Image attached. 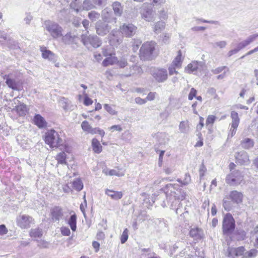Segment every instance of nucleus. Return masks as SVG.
Here are the masks:
<instances>
[{"label":"nucleus","mask_w":258,"mask_h":258,"mask_svg":"<svg viewBox=\"0 0 258 258\" xmlns=\"http://www.w3.org/2000/svg\"><path fill=\"white\" fill-rule=\"evenodd\" d=\"M164 191L166 195L167 199L171 204V207L178 213V208L181 201L185 198V193L180 188L177 184H168L164 188Z\"/></svg>","instance_id":"f257e3e1"},{"label":"nucleus","mask_w":258,"mask_h":258,"mask_svg":"<svg viewBox=\"0 0 258 258\" xmlns=\"http://www.w3.org/2000/svg\"><path fill=\"white\" fill-rule=\"evenodd\" d=\"M45 143L50 148H58L63 145V140L60 135L54 130L48 131L44 136Z\"/></svg>","instance_id":"f03ea898"},{"label":"nucleus","mask_w":258,"mask_h":258,"mask_svg":"<svg viewBox=\"0 0 258 258\" xmlns=\"http://www.w3.org/2000/svg\"><path fill=\"white\" fill-rule=\"evenodd\" d=\"M156 43L154 42H146L141 46L140 50V57L146 60L153 58L155 51Z\"/></svg>","instance_id":"7ed1b4c3"},{"label":"nucleus","mask_w":258,"mask_h":258,"mask_svg":"<svg viewBox=\"0 0 258 258\" xmlns=\"http://www.w3.org/2000/svg\"><path fill=\"white\" fill-rule=\"evenodd\" d=\"M45 29L53 38L62 36V28L57 23L47 21L45 22Z\"/></svg>","instance_id":"20e7f679"},{"label":"nucleus","mask_w":258,"mask_h":258,"mask_svg":"<svg viewBox=\"0 0 258 258\" xmlns=\"http://www.w3.org/2000/svg\"><path fill=\"white\" fill-rule=\"evenodd\" d=\"M258 38V33L252 34L249 35L247 38L241 42L239 43L237 46V47L230 50L228 52V56L229 57L232 56L234 54H236L240 50L243 49L247 45H249L252 42L255 41Z\"/></svg>","instance_id":"39448f33"},{"label":"nucleus","mask_w":258,"mask_h":258,"mask_svg":"<svg viewBox=\"0 0 258 258\" xmlns=\"http://www.w3.org/2000/svg\"><path fill=\"white\" fill-rule=\"evenodd\" d=\"M243 180V176L238 170H235L229 174L226 178V182L230 185H237Z\"/></svg>","instance_id":"423d86ee"},{"label":"nucleus","mask_w":258,"mask_h":258,"mask_svg":"<svg viewBox=\"0 0 258 258\" xmlns=\"http://www.w3.org/2000/svg\"><path fill=\"white\" fill-rule=\"evenodd\" d=\"M235 228V222L233 218L230 214H227L223 221V231L224 234L231 233Z\"/></svg>","instance_id":"0eeeda50"},{"label":"nucleus","mask_w":258,"mask_h":258,"mask_svg":"<svg viewBox=\"0 0 258 258\" xmlns=\"http://www.w3.org/2000/svg\"><path fill=\"white\" fill-rule=\"evenodd\" d=\"M148 4L144 3L141 12L142 19L148 22H151L155 19L156 13L152 8L148 7Z\"/></svg>","instance_id":"6e6552de"},{"label":"nucleus","mask_w":258,"mask_h":258,"mask_svg":"<svg viewBox=\"0 0 258 258\" xmlns=\"http://www.w3.org/2000/svg\"><path fill=\"white\" fill-rule=\"evenodd\" d=\"M3 79L6 80V83L9 88L14 90H18L19 81L16 72L6 75L3 76Z\"/></svg>","instance_id":"1a4fd4ad"},{"label":"nucleus","mask_w":258,"mask_h":258,"mask_svg":"<svg viewBox=\"0 0 258 258\" xmlns=\"http://www.w3.org/2000/svg\"><path fill=\"white\" fill-rule=\"evenodd\" d=\"M13 102L16 105L14 106L12 111L16 112L20 116L26 115L29 110V108L27 105L23 103H21L16 98H14L13 100Z\"/></svg>","instance_id":"9d476101"},{"label":"nucleus","mask_w":258,"mask_h":258,"mask_svg":"<svg viewBox=\"0 0 258 258\" xmlns=\"http://www.w3.org/2000/svg\"><path fill=\"white\" fill-rule=\"evenodd\" d=\"M203 67L202 62L196 60L192 61L184 68V72L187 74H197L198 72L201 70Z\"/></svg>","instance_id":"9b49d317"},{"label":"nucleus","mask_w":258,"mask_h":258,"mask_svg":"<svg viewBox=\"0 0 258 258\" xmlns=\"http://www.w3.org/2000/svg\"><path fill=\"white\" fill-rule=\"evenodd\" d=\"M121 34L125 37H132L135 34L137 27L132 24H123L119 28Z\"/></svg>","instance_id":"f8f14e48"},{"label":"nucleus","mask_w":258,"mask_h":258,"mask_svg":"<svg viewBox=\"0 0 258 258\" xmlns=\"http://www.w3.org/2000/svg\"><path fill=\"white\" fill-rule=\"evenodd\" d=\"M63 151L57 154L55 157V159L57 161L58 164H67L66 160L68 158L67 153H71V149L68 146L65 145L63 148Z\"/></svg>","instance_id":"ddd939ff"},{"label":"nucleus","mask_w":258,"mask_h":258,"mask_svg":"<svg viewBox=\"0 0 258 258\" xmlns=\"http://www.w3.org/2000/svg\"><path fill=\"white\" fill-rule=\"evenodd\" d=\"M231 117L232 118V122L231 123V128L230 130V134L231 137H233L236 133L237 128L238 126L240 119L238 117V114L235 111L231 112Z\"/></svg>","instance_id":"4468645a"},{"label":"nucleus","mask_w":258,"mask_h":258,"mask_svg":"<svg viewBox=\"0 0 258 258\" xmlns=\"http://www.w3.org/2000/svg\"><path fill=\"white\" fill-rule=\"evenodd\" d=\"M32 221V218L26 215H20L17 218V225L22 228H29Z\"/></svg>","instance_id":"2eb2a0df"},{"label":"nucleus","mask_w":258,"mask_h":258,"mask_svg":"<svg viewBox=\"0 0 258 258\" xmlns=\"http://www.w3.org/2000/svg\"><path fill=\"white\" fill-rule=\"evenodd\" d=\"M82 41L85 45H87L90 43L94 47H98L101 45V42L98 37L94 36H87L84 34L82 35Z\"/></svg>","instance_id":"dca6fc26"},{"label":"nucleus","mask_w":258,"mask_h":258,"mask_svg":"<svg viewBox=\"0 0 258 258\" xmlns=\"http://www.w3.org/2000/svg\"><path fill=\"white\" fill-rule=\"evenodd\" d=\"M152 76L158 82H163L168 78L167 71L165 69L156 70L153 73Z\"/></svg>","instance_id":"f3484780"},{"label":"nucleus","mask_w":258,"mask_h":258,"mask_svg":"<svg viewBox=\"0 0 258 258\" xmlns=\"http://www.w3.org/2000/svg\"><path fill=\"white\" fill-rule=\"evenodd\" d=\"M228 257L230 258H237L239 256H243L245 251V248L243 246H240L237 248L231 247L229 248Z\"/></svg>","instance_id":"a211bd4d"},{"label":"nucleus","mask_w":258,"mask_h":258,"mask_svg":"<svg viewBox=\"0 0 258 258\" xmlns=\"http://www.w3.org/2000/svg\"><path fill=\"white\" fill-rule=\"evenodd\" d=\"M236 162L240 165H247L250 163L248 154L245 151H241L236 155Z\"/></svg>","instance_id":"6ab92c4d"},{"label":"nucleus","mask_w":258,"mask_h":258,"mask_svg":"<svg viewBox=\"0 0 258 258\" xmlns=\"http://www.w3.org/2000/svg\"><path fill=\"white\" fill-rule=\"evenodd\" d=\"M189 235L194 240H199L202 239L204 236V234L203 230L196 226L191 228L189 231Z\"/></svg>","instance_id":"aec40b11"},{"label":"nucleus","mask_w":258,"mask_h":258,"mask_svg":"<svg viewBox=\"0 0 258 258\" xmlns=\"http://www.w3.org/2000/svg\"><path fill=\"white\" fill-rule=\"evenodd\" d=\"M110 27L108 24L101 22H98L96 25V32L98 35H104L106 34L110 29Z\"/></svg>","instance_id":"412c9836"},{"label":"nucleus","mask_w":258,"mask_h":258,"mask_svg":"<svg viewBox=\"0 0 258 258\" xmlns=\"http://www.w3.org/2000/svg\"><path fill=\"white\" fill-rule=\"evenodd\" d=\"M102 172L107 176L115 175L118 177H122L124 175L125 170L123 169H109L107 168H104L103 169Z\"/></svg>","instance_id":"4be33fe9"},{"label":"nucleus","mask_w":258,"mask_h":258,"mask_svg":"<svg viewBox=\"0 0 258 258\" xmlns=\"http://www.w3.org/2000/svg\"><path fill=\"white\" fill-rule=\"evenodd\" d=\"M184 58V52L179 50L177 51L176 56L174 57L171 63L173 66L180 69L182 67V64Z\"/></svg>","instance_id":"5701e85b"},{"label":"nucleus","mask_w":258,"mask_h":258,"mask_svg":"<svg viewBox=\"0 0 258 258\" xmlns=\"http://www.w3.org/2000/svg\"><path fill=\"white\" fill-rule=\"evenodd\" d=\"M40 51L43 58L47 59L49 60H54L55 59V55L52 52L47 49L46 47H40Z\"/></svg>","instance_id":"b1692460"},{"label":"nucleus","mask_w":258,"mask_h":258,"mask_svg":"<svg viewBox=\"0 0 258 258\" xmlns=\"http://www.w3.org/2000/svg\"><path fill=\"white\" fill-rule=\"evenodd\" d=\"M33 122L40 128H44L47 126V122L45 119L40 114H36L34 116Z\"/></svg>","instance_id":"393cba45"},{"label":"nucleus","mask_w":258,"mask_h":258,"mask_svg":"<svg viewBox=\"0 0 258 258\" xmlns=\"http://www.w3.org/2000/svg\"><path fill=\"white\" fill-rule=\"evenodd\" d=\"M59 104L66 111L72 110L74 108V106L72 105L71 101L69 99L63 97L59 99Z\"/></svg>","instance_id":"a878e982"},{"label":"nucleus","mask_w":258,"mask_h":258,"mask_svg":"<svg viewBox=\"0 0 258 258\" xmlns=\"http://www.w3.org/2000/svg\"><path fill=\"white\" fill-rule=\"evenodd\" d=\"M230 198L231 200L236 203H240L242 201L243 195L241 192L236 190L231 191L229 195Z\"/></svg>","instance_id":"bb28decb"},{"label":"nucleus","mask_w":258,"mask_h":258,"mask_svg":"<svg viewBox=\"0 0 258 258\" xmlns=\"http://www.w3.org/2000/svg\"><path fill=\"white\" fill-rule=\"evenodd\" d=\"M105 193L106 195L110 197L112 199L117 200L120 199L123 196L121 191H114L109 189L105 190Z\"/></svg>","instance_id":"cd10ccee"},{"label":"nucleus","mask_w":258,"mask_h":258,"mask_svg":"<svg viewBox=\"0 0 258 258\" xmlns=\"http://www.w3.org/2000/svg\"><path fill=\"white\" fill-rule=\"evenodd\" d=\"M67 224L70 226L71 230L75 232L77 229V216L75 214H72L67 221Z\"/></svg>","instance_id":"c85d7f7f"},{"label":"nucleus","mask_w":258,"mask_h":258,"mask_svg":"<svg viewBox=\"0 0 258 258\" xmlns=\"http://www.w3.org/2000/svg\"><path fill=\"white\" fill-rule=\"evenodd\" d=\"M92 147L93 151L97 154L101 152L102 147L99 141L96 138H94L92 140Z\"/></svg>","instance_id":"c756f323"},{"label":"nucleus","mask_w":258,"mask_h":258,"mask_svg":"<svg viewBox=\"0 0 258 258\" xmlns=\"http://www.w3.org/2000/svg\"><path fill=\"white\" fill-rule=\"evenodd\" d=\"M82 0H73L70 4L71 8L76 12L82 11Z\"/></svg>","instance_id":"7c9ffc66"},{"label":"nucleus","mask_w":258,"mask_h":258,"mask_svg":"<svg viewBox=\"0 0 258 258\" xmlns=\"http://www.w3.org/2000/svg\"><path fill=\"white\" fill-rule=\"evenodd\" d=\"M143 73L142 68L138 65H134L130 68V72L126 76H140Z\"/></svg>","instance_id":"2f4dec72"},{"label":"nucleus","mask_w":258,"mask_h":258,"mask_svg":"<svg viewBox=\"0 0 258 258\" xmlns=\"http://www.w3.org/2000/svg\"><path fill=\"white\" fill-rule=\"evenodd\" d=\"M51 215L53 219L59 220L63 215L62 209L59 207L54 208L52 210Z\"/></svg>","instance_id":"473e14b6"},{"label":"nucleus","mask_w":258,"mask_h":258,"mask_svg":"<svg viewBox=\"0 0 258 258\" xmlns=\"http://www.w3.org/2000/svg\"><path fill=\"white\" fill-rule=\"evenodd\" d=\"M81 128L83 131L87 134H90L93 135L94 128L89 124L88 121L85 120L81 123Z\"/></svg>","instance_id":"72a5a7b5"},{"label":"nucleus","mask_w":258,"mask_h":258,"mask_svg":"<svg viewBox=\"0 0 258 258\" xmlns=\"http://www.w3.org/2000/svg\"><path fill=\"white\" fill-rule=\"evenodd\" d=\"M190 126L188 120L182 121L179 124V130L182 133H187L189 131Z\"/></svg>","instance_id":"f704fd0d"},{"label":"nucleus","mask_w":258,"mask_h":258,"mask_svg":"<svg viewBox=\"0 0 258 258\" xmlns=\"http://www.w3.org/2000/svg\"><path fill=\"white\" fill-rule=\"evenodd\" d=\"M241 145L242 148L249 149L253 147L254 142L249 138H245L241 142Z\"/></svg>","instance_id":"c9c22d12"},{"label":"nucleus","mask_w":258,"mask_h":258,"mask_svg":"<svg viewBox=\"0 0 258 258\" xmlns=\"http://www.w3.org/2000/svg\"><path fill=\"white\" fill-rule=\"evenodd\" d=\"M165 27V23L162 21H159L155 23L154 26V31L156 33L161 32Z\"/></svg>","instance_id":"e433bc0d"},{"label":"nucleus","mask_w":258,"mask_h":258,"mask_svg":"<svg viewBox=\"0 0 258 258\" xmlns=\"http://www.w3.org/2000/svg\"><path fill=\"white\" fill-rule=\"evenodd\" d=\"M117 62V57L115 56H110L105 59L102 62V65L104 67H107L109 65H112Z\"/></svg>","instance_id":"4c0bfd02"},{"label":"nucleus","mask_w":258,"mask_h":258,"mask_svg":"<svg viewBox=\"0 0 258 258\" xmlns=\"http://www.w3.org/2000/svg\"><path fill=\"white\" fill-rule=\"evenodd\" d=\"M73 187L77 191L81 190L83 188V184L80 179L77 178L73 183Z\"/></svg>","instance_id":"58836bf2"},{"label":"nucleus","mask_w":258,"mask_h":258,"mask_svg":"<svg viewBox=\"0 0 258 258\" xmlns=\"http://www.w3.org/2000/svg\"><path fill=\"white\" fill-rule=\"evenodd\" d=\"M112 7L115 14L117 16H120L122 12V8L120 4L115 2L113 4Z\"/></svg>","instance_id":"ea45409f"},{"label":"nucleus","mask_w":258,"mask_h":258,"mask_svg":"<svg viewBox=\"0 0 258 258\" xmlns=\"http://www.w3.org/2000/svg\"><path fill=\"white\" fill-rule=\"evenodd\" d=\"M115 32L117 33L116 31H112L109 40L110 44L112 46H116L120 43V39L115 36L114 34Z\"/></svg>","instance_id":"a19ab883"},{"label":"nucleus","mask_w":258,"mask_h":258,"mask_svg":"<svg viewBox=\"0 0 258 258\" xmlns=\"http://www.w3.org/2000/svg\"><path fill=\"white\" fill-rule=\"evenodd\" d=\"M258 251L255 249H251L250 250L244 252L241 258H253L257 255Z\"/></svg>","instance_id":"79ce46f5"},{"label":"nucleus","mask_w":258,"mask_h":258,"mask_svg":"<svg viewBox=\"0 0 258 258\" xmlns=\"http://www.w3.org/2000/svg\"><path fill=\"white\" fill-rule=\"evenodd\" d=\"M158 16L160 19L167 20L168 18L167 10L162 8L158 12Z\"/></svg>","instance_id":"37998d69"},{"label":"nucleus","mask_w":258,"mask_h":258,"mask_svg":"<svg viewBox=\"0 0 258 258\" xmlns=\"http://www.w3.org/2000/svg\"><path fill=\"white\" fill-rule=\"evenodd\" d=\"M141 195L144 198V202L148 204L149 206H152L155 202V199L153 198L150 199L149 196L146 192H143Z\"/></svg>","instance_id":"c03bdc74"},{"label":"nucleus","mask_w":258,"mask_h":258,"mask_svg":"<svg viewBox=\"0 0 258 258\" xmlns=\"http://www.w3.org/2000/svg\"><path fill=\"white\" fill-rule=\"evenodd\" d=\"M104 108L106 111L111 115H116L118 113V112L115 109L113 106L108 104H105L104 105Z\"/></svg>","instance_id":"a18cd8bd"},{"label":"nucleus","mask_w":258,"mask_h":258,"mask_svg":"<svg viewBox=\"0 0 258 258\" xmlns=\"http://www.w3.org/2000/svg\"><path fill=\"white\" fill-rule=\"evenodd\" d=\"M30 235L31 237H40L42 235V231L39 229H31L30 232Z\"/></svg>","instance_id":"49530a36"},{"label":"nucleus","mask_w":258,"mask_h":258,"mask_svg":"<svg viewBox=\"0 0 258 258\" xmlns=\"http://www.w3.org/2000/svg\"><path fill=\"white\" fill-rule=\"evenodd\" d=\"M94 8V6L91 4L89 0H85L83 3L82 11L86 10L88 11Z\"/></svg>","instance_id":"de8ad7c7"},{"label":"nucleus","mask_w":258,"mask_h":258,"mask_svg":"<svg viewBox=\"0 0 258 258\" xmlns=\"http://www.w3.org/2000/svg\"><path fill=\"white\" fill-rule=\"evenodd\" d=\"M111 14V12H108L107 9H105L102 11V18L103 20L105 22H110V16Z\"/></svg>","instance_id":"09e8293b"},{"label":"nucleus","mask_w":258,"mask_h":258,"mask_svg":"<svg viewBox=\"0 0 258 258\" xmlns=\"http://www.w3.org/2000/svg\"><path fill=\"white\" fill-rule=\"evenodd\" d=\"M223 71V72L226 71L227 72H228L229 69L226 66H222V67H218V68L212 70V72L214 74H218L220 73H222Z\"/></svg>","instance_id":"8fccbe9b"},{"label":"nucleus","mask_w":258,"mask_h":258,"mask_svg":"<svg viewBox=\"0 0 258 258\" xmlns=\"http://www.w3.org/2000/svg\"><path fill=\"white\" fill-rule=\"evenodd\" d=\"M128 230H127V228H125L121 235V237H120V241H121V243H124L128 239Z\"/></svg>","instance_id":"3c124183"},{"label":"nucleus","mask_w":258,"mask_h":258,"mask_svg":"<svg viewBox=\"0 0 258 258\" xmlns=\"http://www.w3.org/2000/svg\"><path fill=\"white\" fill-rule=\"evenodd\" d=\"M151 5L153 6H162L165 4L166 0H150Z\"/></svg>","instance_id":"603ef678"},{"label":"nucleus","mask_w":258,"mask_h":258,"mask_svg":"<svg viewBox=\"0 0 258 258\" xmlns=\"http://www.w3.org/2000/svg\"><path fill=\"white\" fill-rule=\"evenodd\" d=\"M100 17V14L95 11H91L88 14L89 18L92 21H96Z\"/></svg>","instance_id":"864d4df0"},{"label":"nucleus","mask_w":258,"mask_h":258,"mask_svg":"<svg viewBox=\"0 0 258 258\" xmlns=\"http://www.w3.org/2000/svg\"><path fill=\"white\" fill-rule=\"evenodd\" d=\"M83 94L84 96V104L86 106L91 105L93 103V100L88 97L85 91L83 92Z\"/></svg>","instance_id":"5fc2aeb1"},{"label":"nucleus","mask_w":258,"mask_h":258,"mask_svg":"<svg viewBox=\"0 0 258 258\" xmlns=\"http://www.w3.org/2000/svg\"><path fill=\"white\" fill-rule=\"evenodd\" d=\"M60 232L63 236H69L71 234V231L70 229L66 226H62L60 228Z\"/></svg>","instance_id":"6e6d98bb"},{"label":"nucleus","mask_w":258,"mask_h":258,"mask_svg":"<svg viewBox=\"0 0 258 258\" xmlns=\"http://www.w3.org/2000/svg\"><path fill=\"white\" fill-rule=\"evenodd\" d=\"M197 91L194 88H192L188 95V99L189 100H192L194 97H196Z\"/></svg>","instance_id":"4d7b16f0"},{"label":"nucleus","mask_w":258,"mask_h":258,"mask_svg":"<svg viewBox=\"0 0 258 258\" xmlns=\"http://www.w3.org/2000/svg\"><path fill=\"white\" fill-rule=\"evenodd\" d=\"M227 45V42L225 41H220L215 42L214 44V46L215 47H219L220 48H224Z\"/></svg>","instance_id":"13d9d810"},{"label":"nucleus","mask_w":258,"mask_h":258,"mask_svg":"<svg viewBox=\"0 0 258 258\" xmlns=\"http://www.w3.org/2000/svg\"><path fill=\"white\" fill-rule=\"evenodd\" d=\"M176 69H178L177 67L173 66L172 64H170L168 67L169 75H173V74H177L178 72L176 70Z\"/></svg>","instance_id":"bf43d9fd"},{"label":"nucleus","mask_w":258,"mask_h":258,"mask_svg":"<svg viewBox=\"0 0 258 258\" xmlns=\"http://www.w3.org/2000/svg\"><path fill=\"white\" fill-rule=\"evenodd\" d=\"M206 171H207V169H206V167L203 164H202L201 166L200 170H199V174H200V177L201 179L205 175V174L206 172Z\"/></svg>","instance_id":"052dcab7"},{"label":"nucleus","mask_w":258,"mask_h":258,"mask_svg":"<svg viewBox=\"0 0 258 258\" xmlns=\"http://www.w3.org/2000/svg\"><path fill=\"white\" fill-rule=\"evenodd\" d=\"M237 239L238 240H243L245 237L246 233L244 231H239L237 233Z\"/></svg>","instance_id":"680f3d73"},{"label":"nucleus","mask_w":258,"mask_h":258,"mask_svg":"<svg viewBox=\"0 0 258 258\" xmlns=\"http://www.w3.org/2000/svg\"><path fill=\"white\" fill-rule=\"evenodd\" d=\"M93 135L95 134H98L100 135L102 137H103L105 135V132L103 130L100 129L99 127H95L94 128L93 131Z\"/></svg>","instance_id":"e2e57ef3"},{"label":"nucleus","mask_w":258,"mask_h":258,"mask_svg":"<svg viewBox=\"0 0 258 258\" xmlns=\"http://www.w3.org/2000/svg\"><path fill=\"white\" fill-rule=\"evenodd\" d=\"M216 119L214 115H209L206 119V124H212L214 123Z\"/></svg>","instance_id":"0e129e2a"},{"label":"nucleus","mask_w":258,"mask_h":258,"mask_svg":"<svg viewBox=\"0 0 258 258\" xmlns=\"http://www.w3.org/2000/svg\"><path fill=\"white\" fill-rule=\"evenodd\" d=\"M109 130L113 132L114 131H117L118 132H120L122 131V128L120 125H114L111 126L109 128Z\"/></svg>","instance_id":"69168bd1"},{"label":"nucleus","mask_w":258,"mask_h":258,"mask_svg":"<svg viewBox=\"0 0 258 258\" xmlns=\"http://www.w3.org/2000/svg\"><path fill=\"white\" fill-rule=\"evenodd\" d=\"M116 63H117L118 66L121 68H124L127 65V61L124 59H121L119 61L117 60Z\"/></svg>","instance_id":"338daca9"},{"label":"nucleus","mask_w":258,"mask_h":258,"mask_svg":"<svg viewBox=\"0 0 258 258\" xmlns=\"http://www.w3.org/2000/svg\"><path fill=\"white\" fill-rule=\"evenodd\" d=\"M156 93L155 92H150L147 97H146V100L147 101H152V100H153L155 98V96H156Z\"/></svg>","instance_id":"774afa93"}]
</instances>
